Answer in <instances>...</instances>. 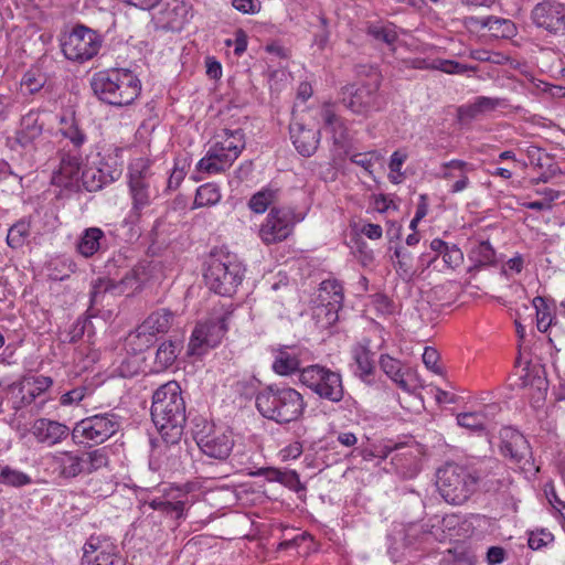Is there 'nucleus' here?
I'll use <instances>...</instances> for the list:
<instances>
[{
    "label": "nucleus",
    "mask_w": 565,
    "mask_h": 565,
    "mask_svg": "<svg viewBox=\"0 0 565 565\" xmlns=\"http://www.w3.org/2000/svg\"><path fill=\"white\" fill-rule=\"evenodd\" d=\"M151 417L167 441H177L185 424V403L178 382L169 381L152 396Z\"/></svg>",
    "instance_id": "f257e3e1"
},
{
    "label": "nucleus",
    "mask_w": 565,
    "mask_h": 565,
    "mask_svg": "<svg viewBox=\"0 0 565 565\" xmlns=\"http://www.w3.org/2000/svg\"><path fill=\"white\" fill-rule=\"evenodd\" d=\"M94 95L114 107L131 105L141 93V82L128 68H110L97 72L90 79Z\"/></svg>",
    "instance_id": "f03ea898"
},
{
    "label": "nucleus",
    "mask_w": 565,
    "mask_h": 565,
    "mask_svg": "<svg viewBox=\"0 0 565 565\" xmlns=\"http://www.w3.org/2000/svg\"><path fill=\"white\" fill-rule=\"evenodd\" d=\"M53 471L64 480L75 479L83 475H92L109 463L107 447L89 450H61L49 455Z\"/></svg>",
    "instance_id": "7ed1b4c3"
},
{
    "label": "nucleus",
    "mask_w": 565,
    "mask_h": 565,
    "mask_svg": "<svg viewBox=\"0 0 565 565\" xmlns=\"http://www.w3.org/2000/svg\"><path fill=\"white\" fill-rule=\"evenodd\" d=\"M256 407L264 417L287 424L302 415L306 404L295 388L270 385L256 395Z\"/></svg>",
    "instance_id": "20e7f679"
},
{
    "label": "nucleus",
    "mask_w": 565,
    "mask_h": 565,
    "mask_svg": "<svg viewBox=\"0 0 565 565\" xmlns=\"http://www.w3.org/2000/svg\"><path fill=\"white\" fill-rule=\"evenodd\" d=\"M481 481L482 476L477 470L454 462H447L436 475V486L440 495L451 504L465 503Z\"/></svg>",
    "instance_id": "39448f33"
},
{
    "label": "nucleus",
    "mask_w": 565,
    "mask_h": 565,
    "mask_svg": "<svg viewBox=\"0 0 565 565\" xmlns=\"http://www.w3.org/2000/svg\"><path fill=\"white\" fill-rule=\"evenodd\" d=\"M217 140L198 162L199 172L215 174L228 169L245 148V136L242 129L224 130Z\"/></svg>",
    "instance_id": "423d86ee"
},
{
    "label": "nucleus",
    "mask_w": 565,
    "mask_h": 565,
    "mask_svg": "<svg viewBox=\"0 0 565 565\" xmlns=\"http://www.w3.org/2000/svg\"><path fill=\"white\" fill-rule=\"evenodd\" d=\"M245 269L230 256L212 258L204 273L206 286L217 295L232 296L243 280Z\"/></svg>",
    "instance_id": "0eeeda50"
},
{
    "label": "nucleus",
    "mask_w": 565,
    "mask_h": 565,
    "mask_svg": "<svg viewBox=\"0 0 565 565\" xmlns=\"http://www.w3.org/2000/svg\"><path fill=\"white\" fill-rule=\"evenodd\" d=\"M420 388L417 372L391 358V393L395 392L402 408L417 411L422 406Z\"/></svg>",
    "instance_id": "6e6552de"
},
{
    "label": "nucleus",
    "mask_w": 565,
    "mask_h": 565,
    "mask_svg": "<svg viewBox=\"0 0 565 565\" xmlns=\"http://www.w3.org/2000/svg\"><path fill=\"white\" fill-rule=\"evenodd\" d=\"M120 428L119 417L114 413L97 414L75 424L71 435L75 444L100 445Z\"/></svg>",
    "instance_id": "1a4fd4ad"
},
{
    "label": "nucleus",
    "mask_w": 565,
    "mask_h": 565,
    "mask_svg": "<svg viewBox=\"0 0 565 565\" xmlns=\"http://www.w3.org/2000/svg\"><path fill=\"white\" fill-rule=\"evenodd\" d=\"M299 380L321 398L333 403L343 398L341 375L322 365L313 364L301 369Z\"/></svg>",
    "instance_id": "9d476101"
},
{
    "label": "nucleus",
    "mask_w": 565,
    "mask_h": 565,
    "mask_svg": "<svg viewBox=\"0 0 565 565\" xmlns=\"http://www.w3.org/2000/svg\"><path fill=\"white\" fill-rule=\"evenodd\" d=\"M61 46L67 60L83 63L98 53L102 39L95 31L84 25H77L64 35L61 40Z\"/></svg>",
    "instance_id": "9b49d317"
},
{
    "label": "nucleus",
    "mask_w": 565,
    "mask_h": 565,
    "mask_svg": "<svg viewBox=\"0 0 565 565\" xmlns=\"http://www.w3.org/2000/svg\"><path fill=\"white\" fill-rule=\"evenodd\" d=\"M193 434L199 448L211 458L225 460L233 450V433L228 429L204 422L201 428L196 425Z\"/></svg>",
    "instance_id": "f8f14e48"
},
{
    "label": "nucleus",
    "mask_w": 565,
    "mask_h": 565,
    "mask_svg": "<svg viewBox=\"0 0 565 565\" xmlns=\"http://www.w3.org/2000/svg\"><path fill=\"white\" fill-rule=\"evenodd\" d=\"M150 179L151 172L146 161L140 159L130 166L128 185L132 204L129 213L131 223L137 222L141 212L151 203Z\"/></svg>",
    "instance_id": "ddd939ff"
},
{
    "label": "nucleus",
    "mask_w": 565,
    "mask_h": 565,
    "mask_svg": "<svg viewBox=\"0 0 565 565\" xmlns=\"http://www.w3.org/2000/svg\"><path fill=\"white\" fill-rule=\"evenodd\" d=\"M391 463L394 466L395 472L403 479H412L418 475L422 468V458L424 449L413 436L407 435L403 440H396L391 444Z\"/></svg>",
    "instance_id": "4468645a"
},
{
    "label": "nucleus",
    "mask_w": 565,
    "mask_h": 565,
    "mask_svg": "<svg viewBox=\"0 0 565 565\" xmlns=\"http://www.w3.org/2000/svg\"><path fill=\"white\" fill-rule=\"evenodd\" d=\"M343 288L335 279L323 280L317 291L315 315L324 326H332L339 319L343 303Z\"/></svg>",
    "instance_id": "2eb2a0df"
},
{
    "label": "nucleus",
    "mask_w": 565,
    "mask_h": 565,
    "mask_svg": "<svg viewBox=\"0 0 565 565\" xmlns=\"http://www.w3.org/2000/svg\"><path fill=\"white\" fill-rule=\"evenodd\" d=\"M296 222V216L290 209L273 207L260 225L258 235L266 245L282 242L292 233Z\"/></svg>",
    "instance_id": "dca6fc26"
},
{
    "label": "nucleus",
    "mask_w": 565,
    "mask_h": 565,
    "mask_svg": "<svg viewBox=\"0 0 565 565\" xmlns=\"http://www.w3.org/2000/svg\"><path fill=\"white\" fill-rule=\"evenodd\" d=\"M227 317L200 322L194 328L188 345V354L202 355L209 349L216 347L227 331Z\"/></svg>",
    "instance_id": "f3484780"
},
{
    "label": "nucleus",
    "mask_w": 565,
    "mask_h": 565,
    "mask_svg": "<svg viewBox=\"0 0 565 565\" xmlns=\"http://www.w3.org/2000/svg\"><path fill=\"white\" fill-rule=\"evenodd\" d=\"M84 565H125L117 546L108 539L92 535L83 547Z\"/></svg>",
    "instance_id": "a211bd4d"
},
{
    "label": "nucleus",
    "mask_w": 565,
    "mask_h": 565,
    "mask_svg": "<svg viewBox=\"0 0 565 565\" xmlns=\"http://www.w3.org/2000/svg\"><path fill=\"white\" fill-rule=\"evenodd\" d=\"M531 17L535 25L551 33L565 31V2L558 0L540 2L532 10Z\"/></svg>",
    "instance_id": "6ab92c4d"
},
{
    "label": "nucleus",
    "mask_w": 565,
    "mask_h": 565,
    "mask_svg": "<svg viewBox=\"0 0 565 565\" xmlns=\"http://www.w3.org/2000/svg\"><path fill=\"white\" fill-rule=\"evenodd\" d=\"M115 161L113 164L103 163L102 167L98 168H86L82 172V182L84 188L89 192H95L103 186L114 182L121 174V162H118V159H121L122 149L115 148L114 149Z\"/></svg>",
    "instance_id": "aec40b11"
},
{
    "label": "nucleus",
    "mask_w": 565,
    "mask_h": 565,
    "mask_svg": "<svg viewBox=\"0 0 565 565\" xmlns=\"http://www.w3.org/2000/svg\"><path fill=\"white\" fill-rule=\"evenodd\" d=\"M500 451L501 455L510 458L515 463H529L532 459V451L526 438L518 430L511 427H504L500 430Z\"/></svg>",
    "instance_id": "412c9836"
},
{
    "label": "nucleus",
    "mask_w": 565,
    "mask_h": 565,
    "mask_svg": "<svg viewBox=\"0 0 565 565\" xmlns=\"http://www.w3.org/2000/svg\"><path fill=\"white\" fill-rule=\"evenodd\" d=\"M30 431L38 443L49 447L61 444L70 435V428L65 424L49 418L35 419Z\"/></svg>",
    "instance_id": "4be33fe9"
},
{
    "label": "nucleus",
    "mask_w": 565,
    "mask_h": 565,
    "mask_svg": "<svg viewBox=\"0 0 565 565\" xmlns=\"http://www.w3.org/2000/svg\"><path fill=\"white\" fill-rule=\"evenodd\" d=\"M18 385L21 397L15 402L14 409L17 411L35 403L36 398L53 385V380L44 375L30 376L24 377Z\"/></svg>",
    "instance_id": "5701e85b"
},
{
    "label": "nucleus",
    "mask_w": 565,
    "mask_h": 565,
    "mask_svg": "<svg viewBox=\"0 0 565 565\" xmlns=\"http://www.w3.org/2000/svg\"><path fill=\"white\" fill-rule=\"evenodd\" d=\"M290 138L297 151L303 157L312 156L320 141V131L308 129L300 122H291L289 126Z\"/></svg>",
    "instance_id": "b1692460"
},
{
    "label": "nucleus",
    "mask_w": 565,
    "mask_h": 565,
    "mask_svg": "<svg viewBox=\"0 0 565 565\" xmlns=\"http://www.w3.org/2000/svg\"><path fill=\"white\" fill-rule=\"evenodd\" d=\"M188 503V494L179 489L164 492L160 498H156L149 502L153 510L161 511L175 519L183 516L185 504Z\"/></svg>",
    "instance_id": "393cba45"
},
{
    "label": "nucleus",
    "mask_w": 565,
    "mask_h": 565,
    "mask_svg": "<svg viewBox=\"0 0 565 565\" xmlns=\"http://www.w3.org/2000/svg\"><path fill=\"white\" fill-rule=\"evenodd\" d=\"M473 168L470 163L454 159L448 162H444L440 166V172L437 174L438 178L450 180L454 177H458V180L451 185L450 192L458 193L466 190L470 183L468 172L472 171Z\"/></svg>",
    "instance_id": "a878e982"
},
{
    "label": "nucleus",
    "mask_w": 565,
    "mask_h": 565,
    "mask_svg": "<svg viewBox=\"0 0 565 565\" xmlns=\"http://www.w3.org/2000/svg\"><path fill=\"white\" fill-rule=\"evenodd\" d=\"M341 103L354 114H363L373 103L371 92L361 86L350 85L341 90Z\"/></svg>",
    "instance_id": "bb28decb"
},
{
    "label": "nucleus",
    "mask_w": 565,
    "mask_h": 565,
    "mask_svg": "<svg viewBox=\"0 0 565 565\" xmlns=\"http://www.w3.org/2000/svg\"><path fill=\"white\" fill-rule=\"evenodd\" d=\"M82 160L76 153L64 152L61 154L60 167L53 174V183L58 186H68L78 178Z\"/></svg>",
    "instance_id": "cd10ccee"
},
{
    "label": "nucleus",
    "mask_w": 565,
    "mask_h": 565,
    "mask_svg": "<svg viewBox=\"0 0 565 565\" xmlns=\"http://www.w3.org/2000/svg\"><path fill=\"white\" fill-rule=\"evenodd\" d=\"M370 341L364 339L362 342L355 344L352 350V359L354 361V374L366 380L374 371L375 360L374 353L369 348Z\"/></svg>",
    "instance_id": "c85d7f7f"
},
{
    "label": "nucleus",
    "mask_w": 565,
    "mask_h": 565,
    "mask_svg": "<svg viewBox=\"0 0 565 565\" xmlns=\"http://www.w3.org/2000/svg\"><path fill=\"white\" fill-rule=\"evenodd\" d=\"M174 313L167 309L161 308L151 312L145 321L139 324V334H157L167 332L173 322Z\"/></svg>",
    "instance_id": "c756f323"
},
{
    "label": "nucleus",
    "mask_w": 565,
    "mask_h": 565,
    "mask_svg": "<svg viewBox=\"0 0 565 565\" xmlns=\"http://www.w3.org/2000/svg\"><path fill=\"white\" fill-rule=\"evenodd\" d=\"M478 23L499 39H511L516 34L515 24L509 19L489 15L479 19Z\"/></svg>",
    "instance_id": "7c9ffc66"
},
{
    "label": "nucleus",
    "mask_w": 565,
    "mask_h": 565,
    "mask_svg": "<svg viewBox=\"0 0 565 565\" xmlns=\"http://www.w3.org/2000/svg\"><path fill=\"white\" fill-rule=\"evenodd\" d=\"M181 348L180 341L168 340L162 342L156 352L154 371L162 372L170 367L175 362Z\"/></svg>",
    "instance_id": "2f4dec72"
},
{
    "label": "nucleus",
    "mask_w": 565,
    "mask_h": 565,
    "mask_svg": "<svg viewBox=\"0 0 565 565\" xmlns=\"http://www.w3.org/2000/svg\"><path fill=\"white\" fill-rule=\"evenodd\" d=\"M43 125L39 120V114L30 111L21 119V129L18 134V141L23 146H28L41 136Z\"/></svg>",
    "instance_id": "473e14b6"
},
{
    "label": "nucleus",
    "mask_w": 565,
    "mask_h": 565,
    "mask_svg": "<svg viewBox=\"0 0 565 565\" xmlns=\"http://www.w3.org/2000/svg\"><path fill=\"white\" fill-rule=\"evenodd\" d=\"M103 241H105L104 232L98 227H89L83 233L77 249L84 257H90L99 250Z\"/></svg>",
    "instance_id": "72a5a7b5"
},
{
    "label": "nucleus",
    "mask_w": 565,
    "mask_h": 565,
    "mask_svg": "<svg viewBox=\"0 0 565 565\" xmlns=\"http://www.w3.org/2000/svg\"><path fill=\"white\" fill-rule=\"evenodd\" d=\"M475 268H482L495 264V250L489 241H480L468 254Z\"/></svg>",
    "instance_id": "f704fd0d"
},
{
    "label": "nucleus",
    "mask_w": 565,
    "mask_h": 565,
    "mask_svg": "<svg viewBox=\"0 0 565 565\" xmlns=\"http://www.w3.org/2000/svg\"><path fill=\"white\" fill-rule=\"evenodd\" d=\"M273 370L279 375H290L300 370V360L294 350H279L273 363Z\"/></svg>",
    "instance_id": "c9c22d12"
},
{
    "label": "nucleus",
    "mask_w": 565,
    "mask_h": 565,
    "mask_svg": "<svg viewBox=\"0 0 565 565\" xmlns=\"http://www.w3.org/2000/svg\"><path fill=\"white\" fill-rule=\"evenodd\" d=\"M399 526V530H395L394 540H401L405 546L414 545L415 543L422 541L424 536L428 534V532L425 530L424 524L418 522L401 524Z\"/></svg>",
    "instance_id": "e433bc0d"
},
{
    "label": "nucleus",
    "mask_w": 565,
    "mask_h": 565,
    "mask_svg": "<svg viewBox=\"0 0 565 565\" xmlns=\"http://www.w3.org/2000/svg\"><path fill=\"white\" fill-rule=\"evenodd\" d=\"M532 305L536 311V327L540 332H546L553 323L552 309L547 299L541 296L534 297Z\"/></svg>",
    "instance_id": "4c0bfd02"
},
{
    "label": "nucleus",
    "mask_w": 565,
    "mask_h": 565,
    "mask_svg": "<svg viewBox=\"0 0 565 565\" xmlns=\"http://www.w3.org/2000/svg\"><path fill=\"white\" fill-rule=\"evenodd\" d=\"M221 200V192L216 184L205 183L196 190L194 207L212 206Z\"/></svg>",
    "instance_id": "58836bf2"
},
{
    "label": "nucleus",
    "mask_w": 565,
    "mask_h": 565,
    "mask_svg": "<svg viewBox=\"0 0 565 565\" xmlns=\"http://www.w3.org/2000/svg\"><path fill=\"white\" fill-rule=\"evenodd\" d=\"M32 482L29 475L14 469L10 466H3L0 469V484L13 488H21Z\"/></svg>",
    "instance_id": "ea45409f"
},
{
    "label": "nucleus",
    "mask_w": 565,
    "mask_h": 565,
    "mask_svg": "<svg viewBox=\"0 0 565 565\" xmlns=\"http://www.w3.org/2000/svg\"><path fill=\"white\" fill-rule=\"evenodd\" d=\"M395 255L397 258V263L395 265L396 274L402 280L408 284L417 273L413 257L401 249H396Z\"/></svg>",
    "instance_id": "a19ab883"
},
{
    "label": "nucleus",
    "mask_w": 565,
    "mask_h": 565,
    "mask_svg": "<svg viewBox=\"0 0 565 565\" xmlns=\"http://www.w3.org/2000/svg\"><path fill=\"white\" fill-rule=\"evenodd\" d=\"M127 277L122 278L118 284L109 278H98L92 287L90 291V308L88 311L93 309L95 305L99 302V299L107 292H114L120 285L126 281Z\"/></svg>",
    "instance_id": "79ce46f5"
},
{
    "label": "nucleus",
    "mask_w": 565,
    "mask_h": 565,
    "mask_svg": "<svg viewBox=\"0 0 565 565\" xmlns=\"http://www.w3.org/2000/svg\"><path fill=\"white\" fill-rule=\"evenodd\" d=\"M320 116L326 125V127L330 128L333 132L334 143H342L344 140V130L340 119L334 114L333 109L326 105L321 108Z\"/></svg>",
    "instance_id": "37998d69"
},
{
    "label": "nucleus",
    "mask_w": 565,
    "mask_h": 565,
    "mask_svg": "<svg viewBox=\"0 0 565 565\" xmlns=\"http://www.w3.org/2000/svg\"><path fill=\"white\" fill-rule=\"evenodd\" d=\"M457 423L472 431H481L487 427V417L482 412L461 413L457 416Z\"/></svg>",
    "instance_id": "c03bdc74"
},
{
    "label": "nucleus",
    "mask_w": 565,
    "mask_h": 565,
    "mask_svg": "<svg viewBox=\"0 0 565 565\" xmlns=\"http://www.w3.org/2000/svg\"><path fill=\"white\" fill-rule=\"evenodd\" d=\"M30 235V224L25 221H19L12 225L7 235V243L12 248L23 246Z\"/></svg>",
    "instance_id": "a18cd8bd"
},
{
    "label": "nucleus",
    "mask_w": 565,
    "mask_h": 565,
    "mask_svg": "<svg viewBox=\"0 0 565 565\" xmlns=\"http://www.w3.org/2000/svg\"><path fill=\"white\" fill-rule=\"evenodd\" d=\"M276 201V191L264 189L255 193L248 202L249 209L255 213H264Z\"/></svg>",
    "instance_id": "49530a36"
},
{
    "label": "nucleus",
    "mask_w": 565,
    "mask_h": 565,
    "mask_svg": "<svg viewBox=\"0 0 565 565\" xmlns=\"http://www.w3.org/2000/svg\"><path fill=\"white\" fill-rule=\"evenodd\" d=\"M425 67L429 70L441 71L447 74H463L469 70H475L473 67L460 64L459 62L443 58L433 60L431 63Z\"/></svg>",
    "instance_id": "de8ad7c7"
},
{
    "label": "nucleus",
    "mask_w": 565,
    "mask_h": 565,
    "mask_svg": "<svg viewBox=\"0 0 565 565\" xmlns=\"http://www.w3.org/2000/svg\"><path fill=\"white\" fill-rule=\"evenodd\" d=\"M22 175L20 173L12 172L8 164H3L0 168V191L2 192H14L21 185Z\"/></svg>",
    "instance_id": "09e8293b"
},
{
    "label": "nucleus",
    "mask_w": 565,
    "mask_h": 565,
    "mask_svg": "<svg viewBox=\"0 0 565 565\" xmlns=\"http://www.w3.org/2000/svg\"><path fill=\"white\" fill-rule=\"evenodd\" d=\"M407 157L408 154L405 150H396L391 154V182L401 183L404 180L401 166L405 162Z\"/></svg>",
    "instance_id": "8fccbe9b"
},
{
    "label": "nucleus",
    "mask_w": 565,
    "mask_h": 565,
    "mask_svg": "<svg viewBox=\"0 0 565 565\" xmlns=\"http://www.w3.org/2000/svg\"><path fill=\"white\" fill-rule=\"evenodd\" d=\"M473 102L480 111V115L491 113L499 107L508 106L507 99L497 97L479 96Z\"/></svg>",
    "instance_id": "3c124183"
},
{
    "label": "nucleus",
    "mask_w": 565,
    "mask_h": 565,
    "mask_svg": "<svg viewBox=\"0 0 565 565\" xmlns=\"http://www.w3.org/2000/svg\"><path fill=\"white\" fill-rule=\"evenodd\" d=\"M154 334H139V326L135 330V332L130 333L128 337V344L131 347V349L136 352H142L143 350L148 349L154 339Z\"/></svg>",
    "instance_id": "603ef678"
},
{
    "label": "nucleus",
    "mask_w": 565,
    "mask_h": 565,
    "mask_svg": "<svg viewBox=\"0 0 565 565\" xmlns=\"http://www.w3.org/2000/svg\"><path fill=\"white\" fill-rule=\"evenodd\" d=\"M441 258L448 268L455 269L462 264L463 253L457 245L452 244L448 245Z\"/></svg>",
    "instance_id": "864d4df0"
},
{
    "label": "nucleus",
    "mask_w": 565,
    "mask_h": 565,
    "mask_svg": "<svg viewBox=\"0 0 565 565\" xmlns=\"http://www.w3.org/2000/svg\"><path fill=\"white\" fill-rule=\"evenodd\" d=\"M61 132L65 138L71 140L75 148H79L86 140L85 134L74 121H72L66 127H63Z\"/></svg>",
    "instance_id": "5fc2aeb1"
},
{
    "label": "nucleus",
    "mask_w": 565,
    "mask_h": 565,
    "mask_svg": "<svg viewBox=\"0 0 565 565\" xmlns=\"http://www.w3.org/2000/svg\"><path fill=\"white\" fill-rule=\"evenodd\" d=\"M440 359L439 352L431 347H426L423 353V362L426 367L436 374H441V366L438 364Z\"/></svg>",
    "instance_id": "6e6d98bb"
},
{
    "label": "nucleus",
    "mask_w": 565,
    "mask_h": 565,
    "mask_svg": "<svg viewBox=\"0 0 565 565\" xmlns=\"http://www.w3.org/2000/svg\"><path fill=\"white\" fill-rule=\"evenodd\" d=\"M552 541H553V535L550 532L541 530L539 532H532L530 534L527 544H529L530 548L536 551V550H540V548L546 546Z\"/></svg>",
    "instance_id": "4d7b16f0"
},
{
    "label": "nucleus",
    "mask_w": 565,
    "mask_h": 565,
    "mask_svg": "<svg viewBox=\"0 0 565 565\" xmlns=\"http://www.w3.org/2000/svg\"><path fill=\"white\" fill-rule=\"evenodd\" d=\"M352 162L356 166L362 167L369 173H373V168L377 163V158L374 153H355L351 158Z\"/></svg>",
    "instance_id": "13d9d810"
},
{
    "label": "nucleus",
    "mask_w": 565,
    "mask_h": 565,
    "mask_svg": "<svg viewBox=\"0 0 565 565\" xmlns=\"http://www.w3.org/2000/svg\"><path fill=\"white\" fill-rule=\"evenodd\" d=\"M167 6L168 9L164 12V14L167 15V22L170 23L172 28L178 26L180 22L178 21L177 17L185 13V6L177 1H173L172 8H170V3H168Z\"/></svg>",
    "instance_id": "bf43d9fd"
},
{
    "label": "nucleus",
    "mask_w": 565,
    "mask_h": 565,
    "mask_svg": "<svg viewBox=\"0 0 565 565\" xmlns=\"http://www.w3.org/2000/svg\"><path fill=\"white\" fill-rule=\"evenodd\" d=\"M232 4L242 13L254 14L260 10V3L255 0H233Z\"/></svg>",
    "instance_id": "052dcab7"
},
{
    "label": "nucleus",
    "mask_w": 565,
    "mask_h": 565,
    "mask_svg": "<svg viewBox=\"0 0 565 565\" xmlns=\"http://www.w3.org/2000/svg\"><path fill=\"white\" fill-rule=\"evenodd\" d=\"M85 394L86 387H76L74 390H71L61 396V404L72 405L79 403L85 397Z\"/></svg>",
    "instance_id": "680f3d73"
},
{
    "label": "nucleus",
    "mask_w": 565,
    "mask_h": 565,
    "mask_svg": "<svg viewBox=\"0 0 565 565\" xmlns=\"http://www.w3.org/2000/svg\"><path fill=\"white\" fill-rule=\"evenodd\" d=\"M448 243L444 242L443 239L440 238H435L430 242V249L431 252L435 253V256L434 257H430L428 260H427V264L426 266H429L430 264H433L438 257H443L446 248L448 247ZM423 262H426L425 259V256H423L422 258Z\"/></svg>",
    "instance_id": "e2e57ef3"
},
{
    "label": "nucleus",
    "mask_w": 565,
    "mask_h": 565,
    "mask_svg": "<svg viewBox=\"0 0 565 565\" xmlns=\"http://www.w3.org/2000/svg\"><path fill=\"white\" fill-rule=\"evenodd\" d=\"M457 111L460 120H472L481 116L475 102L460 106Z\"/></svg>",
    "instance_id": "0e129e2a"
},
{
    "label": "nucleus",
    "mask_w": 565,
    "mask_h": 565,
    "mask_svg": "<svg viewBox=\"0 0 565 565\" xmlns=\"http://www.w3.org/2000/svg\"><path fill=\"white\" fill-rule=\"evenodd\" d=\"M185 174L184 166L180 167L177 162L168 180L169 189H177L183 181Z\"/></svg>",
    "instance_id": "69168bd1"
},
{
    "label": "nucleus",
    "mask_w": 565,
    "mask_h": 565,
    "mask_svg": "<svg viewBox=\"0 0 565 565\" xmlns=\"http://www.w3.org/2000/svg\"><path fill=\"white\" fill-rule=\"evenodd\" d=\"M367 34L371 35L375 41L388 43V32L384 25L370 24L367 26Z\"/></svg>",
    "instance_id": "338daca9"
},
{
    "label": "nucleus",
    "mask_w": 565,
    "mask_h": 565,
    "mask_svg": "<svg viewBox=\"0 0 565 565\" xmlns=\"http://www.w3.org/2000/svg\"><path fill=\"white\" fill-rule=\"evenodd\" d=\"M505 558V551L499 546H492L488 550L487 559L490 565L500 564Z\"/></svg>",
    "instance_id": "774afa93"
}]
</instances>
